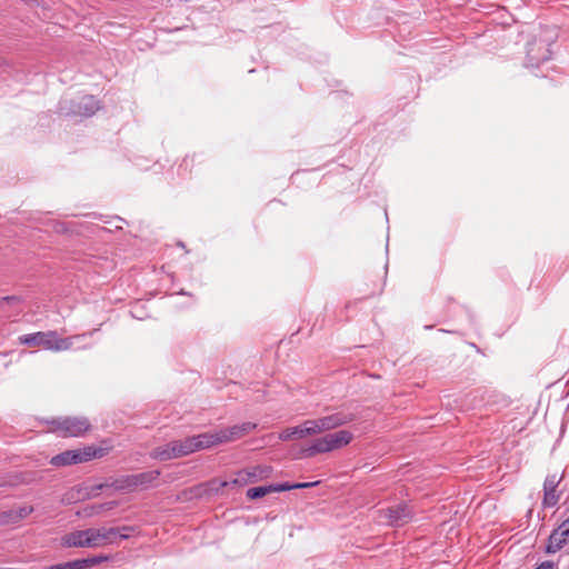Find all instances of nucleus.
Segmentation results:
<instances>
[{"label":"nucleus","mask_w":569,"mask_h":569,"mask_svg":"<svg viewBox=\"0 0 569 569\" xmlns=\"http://www.w3.org/2000/svg\"><path fill=\"white\" fill-rule=\"evenodd\" d=\"M257 427L253 422H242L219 430L221 443L232 442L250 433Z\"/></svg>","instance_id":"nucleus-9"},{"label":"nucleus","mask_w":569,"mask_h":569,"mask_svg":"<svg viewBox=\"0 0 569 569\" xmlns=\"http://www.w3.org/2000/svg\"><path fill=\"white\" fill-rule=\"evenodd\" d=\"M33 511L31 506H22L18 509H11L8 512H3L0 516L1 522H17L26 517H28Z\"/></svg>","instance_id":"nucleus-16"},{"label":"nucleus","mask_w":569,"mask_h":569,"mask_svg":"<svg viewBox=\"0 0 569 569\" xmlns=\"http://www.w3.org/2000/svg\"><path fill=\"white\" fill-rule=\"evenodd\" d=\"M291 432H293L292 428H287L280 433L279 438L283 441L290 440L295 437V435Z\"/></svg>","instance_id":"nucleus-25"},{"label":"nucleus","mask_w":569,"mask_h":569,"mask_svg":"<svg viewBox=\"0 0 569 569\" xmlns=\"http://www.w3.org/2000/svg\"><path fill=\"white\" fill-rule=\"evenodd\" d=\"M303 426L305 433H307V436L323 432L322 428H320L319 419L307 420L303 422Z\"/></svg>","instance_id":"nucleus-22"},{"label":"nucleus","mask_w":569,"mask_h":569,"mask_svg":"<svg viewBox=\"0 0 569 569\" xmlns=\"http://www.w3.org/2000/svg\"><path fill=\"white\" fill-rule=\"evenodd\" d=\"M159 470H150L132 475V480L134 481L137 489H147L159 478Z\"/></svg>","instance_id":"nucleus-15"},{"label":"nucleus","mask_w":569,"mask_h":569,"mask_svg":"<svg viewBox=\"0 0 569 569\" xmlns=\"http://www.w3.org/2000/svg\"><path fill=\"white\" fill-rule=\"evenodd\" d=\"M318 482H298V483H277L272 485L273 492H281V491H288L292 489H305L316 486Z\"/></svg>","instance_id":"nucleus-19"},{"label":"nucleus","mask_w":569,"mask_h":569,"mask_svg":"<svg viewBox=\"0 0 569 569\" xmlns=\"http://www.w3.org/2000/svg\"><path fill=\"white\" fill-rule=\"evenodd\" d=\"M99 108V101L93 96H84L74 103L71 113L79 117H91Z\"/></svg>","instance_id":"nucleus-11"},{"label":"nucleus","mask_w":569,"mask_h":569,"mask_svg":"<svg viewBox=\"0 0 569 569\" xmlns=\"http://www.w3.org/2000/svg\"><path fill=\"white\" fill-rule=\"evenodd\" d=\"M102 508H103V506H102V505H101V506H99V507L97 508V510H96V511H92L90 515L98 513Z\"/></svg>","instance_id":"nucleus-29"},{"label":"nucleus","mask_w":569,"mask_h":569,"mask_svg":"<svg viewBox=\"0 0 569 569\" xmlns=\"http://www.w3.org/2000/svg\"><path fill=\"white\" fill-rule=\"evenodd\" d=\"M292 430H293L292 433L297 438H305V437H307V433H305V426H303V423L299 425V426H296V427H292Z\"/></svg>","instance_id":"nucleus-24"},{"label":"nucleus","mask_w":569,"mask_h":569,"mask_svg":"<svg viewBox=\"0 0 569 569\" xmlns=\"http://www.w3.org/2000/svg\"><path fill=\"white\" fill-rule=\"evenodd\" d=\"M558 501H559V495L557 493V490H555V491L543 490L542 506L545 508H552L558 503Z\"/></svg>","instance_id":"nucleus-21"},{"label":"nucleus","mask_w":569,"mask_h":569,"mask_svg":"<svg viewBox=\"0 0 569 569\" xmlns=\"http://www.w3.org/2000/svg\"><path fill=\"white\" fill-rule=\"evenodd\" d=\"M178 445V450L180 452V457L188 456L197 451V446L192 437H188L183 440H176Z\"/></svg>","instance_id":"nucleus-18"},{"label":"nucleus","mask_w":569,"mask_h":569,"mask_svg":"<svg viewBox=\"0 0 569 569\" xmlns=\"http://www.w3.org/2000/svg\"><path fill=\"white\" fill-rule=\"evenodd\" d=\"M177 441H171L164 446L157 447L152 450L151 457L161 461H167L176 458H180Z\"/></svg>","instance_id":"nucleus-12"},{"label":"nucleus","mask_w":569,"mask_h":569,"mask_svg":"<svg viewBox=\"0 0 569 569\" xmlns=\"http://www.w3.org/2000/svg\"><path fill=\"white\" fill-rule=\"evenodd\" d=\"M536 569H555V563L552 561H543Z\"/></svg>","instance_id":"nucleus-26"},{"label":"nucleus","mask_w":569,"mask_h":569,"mask_svg":"<svg viewBox=\"0 0 569 569\" xmlns=\"http://www.w3.org/2000/svg\"><path fill=\"white\" fill-rule=\"evenodd\" d=\"M567 545H569V516L551 531L546 546V552L556 553Z\"/></svg>","instance_id":"nucleus-8"},{"label":"nucleus","mask_w":569,"mask_h":569,"mask_svg":"<svg viewBox=\"0 0 569 569\" xmlns=\"http://www.w3.org/2000/svg\"><path fill=\"white\" fill-rule=\"evenodd\" d=\"M559 479L556 475L547 476L543 482V490L555 491L559 485Z\"/></svg>","instance_id":"nucleus-23"},{"label":"nucleus","mask_w":569,"mask_h":569,"mask_svg":"<svg viewBox=\"0 0 569 569\" xmlns=\"http://www.w3.org/2000/svg\"><path fill=\"white\" fill-rule=\"evenodd\" d=\"M273 492L272 485L269 486H261V487H253L247 490V497L249 499H258L262 498L268 493Z\"/></svg>","instance_id":"nucleus-20"},{"label":"nucleus","mask_w":569,"mask_h":569,"mask_svg":"<svg viewBox=\"0 0 569 569\" xmlns=\"http://www.w3.org/2000/svg\"><path fill=\"white\" fill-rule=\"evenodd\" d=\"M107 560H108L107 556H96V557H91V558H87V559H77V560L69 561V562H70L71 569H87L89 567L99 565Z\"/></svg>","instance_id":"nucleus-17"},{"label":"nucleus","mask_w":569,"mask_h":569,"mask_svg":"<svg viewBox=\"0 0 569 569\" xmlns=\"http://www.w3.org/2000/svg\"><path fill=\"white\" fill-rule=\"evenodd\" d=\"M100 451L92 447H87L77 450H67L51 458V465L53 466H69L80 462L89 461L96 457H100Z\"/></svg>","instance_id":"nucleus-5"},{"label":"nucleus","mask_w":569,"mask_h":569,"mask_svg":"<svg viewBox=\"0 0 569 569\" xmlns=\"http://www.w3.org/2000/svg\"><path fill=\"white\" fill-rule=\"evenodd\" d=\"M355 415L345 413V412H336L326 417L319 418L320 428L323 431H328L340 426L347 425L355 420Z\"/></svg>","instance_id":"nucleus-10"},{"label":"nucleus","mask_w":569,"mask_h":569,"mask_svg":"<svg viewBox=\"0 0 569 569\" xmlns=\"http://www.w3.org/2000/svg\"><path fill=\"white\" fill-rule=\"evenodd\" d=\"M133 528L123 526L117 528H88L76 530L61 538V545L66 548H99L118 543V540L128 539Z\"/></svg>","instance_id":"nucleus-1"},{"label":"nucleus","mask_w":569,"mask_h":569,"mask_svg":"<svg viewBox=\"0 0 569 569\" xmlns=\"http://www.w3.org/2000/svg\"><path fill=\"white\" fill-rule=\"evenodd\" d=\"M193 440L197 446V451L202 449H208L210 447L221 445V438L219 430L212 432H203L197 436H193Z\"/></svg>","instance_id":"nucleus-13"},{"label":"nucleus","mask_w":569,"mask_h":569,"mask_svg":"<svg viewBox=\"0 0 569 569\" xmlns=\"http://www.w3.org/2000/svg\"><path fill=\"white\" fill-rule=\"evenodd\" d=\"M84 335H76L61 338L57 331H38L20 337V342L28 346H41L51 351H66L72 348L76 340H80Z\"/></svg>","instance_id":"nucleus-2"},{"label":"nucleus","mask_w":569,"mask_h":569,"mask_svg":"<svg viewBox=\"0 0 569 569\" xmlns=\"http://www.w3.org/2000/svg\"><path fill=\"white\" fill-rule=\"evenodd\" d=\"M51 430L61 437H81L90 429L87 418L66 417L51 421Z\"/></svg>","instance_id":"nucleus-4"},{"label":"nucleus","mask_w":569,"mask_h":569,"mask_svg":"<svg viewBox=\"0 0 569 569\" xmlns=\"http://www.w3.org/2000/svg\"><path fill=\"white\" fill-rule=\"evenodd\" d=\"M271 468L267 466H254L251 468H247L240 470L236 473V477L230 481L231 485L234 486H246L248 483H253L259 480L266 479L270 476ZM229 485V482H223V486Z\"/></svg>","instance_id":"nucleus-6"},{"label":"nucleus","mask_w":569,"mask_h":569,"mask_svg":"<svg viewBox=\"0 0 569 569\" xmlns=\"http://www.w3.org/2000/svg\"><path fill=\"white\" fill-rule=\"evenodd\" d=\"M16 300H18V298H17V297H6V298H3V301H7V302H9V301H16Z\"/></svg>","instance_id":"nucleus-28"},{"label":"nucleus","mask_w":569,"mask_h":569,"mask_svg":"<svg viewBox=\"0 0 569 569\" xmlns=\"http://www.w3.org/2000/svg\"><path fill=\"white\" fill-rule=\"evenodd\" d=\"M380 518L390 526L399 527L411 520L412 510L409 505L400 503L395 507L380 510Z\"/></svg>","instance_id":"nucleus-7"},{"label":"nucleus","mask_w":569,"mask_h":569,"mask_svg":"<svg viewBox=\"0 0 569 569\" xmlns=\"http://www.w3.org/2000/svg\"><path fill=\"white\" fill-rule=\"evenodd\" d=\"M528 61L531 63V66H538V61L531 57L530 51L528 52Z\"/></svg>","instance_id":"nucleus-27"},{"label":"nucleus","mask_w":569,"mask_h":569,"mask_svg":"<svg viewBox=\"0 0 569 569\" xmlns=\"http://www.w3.org/2000/svg\"><path fill=\"white\" fill-rule=\"evenodd\" d=\"M352 440V433L348 430H339L333 433H328L321 438L315 439L310 446L303 448L301 453L305 457H313L319 453H326L340 449L349 445Z\"/></svg>","instance_id":"nucleus-3"},{"label":"nucleus","mask_w":569,"mask_h":569,"mask_svg":"<svg viewBox=\"0 0 569 569\" xmlns=\"http://www.w3.org/2000/svg\"><path fill=\"white\" fill-rule=\"evenodd\" d=\"M132 478H133L132 475L121 476V477L114 479L111 483L97 486L96 490H101L104 487H111L118 491H133L137 488H136V485H134V481L132 480Z\"/></svg>","instance_id":"nucleus-14"}]
</instances>
